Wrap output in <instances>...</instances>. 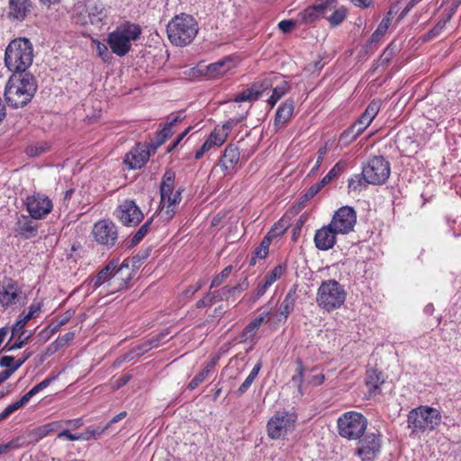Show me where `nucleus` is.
I'll return each mask as SVG.
<instances>
[{"instance_id":"1","label":"nucleus","mask_w":461,"mask_h":461,"mask_svg":"<svg viewBox=\"0 0 461 461\" xmlns=\"http://www.w3.org/2000/svg\"><path fill=\"white\" fill-rule=\"evenodd\" d=\"M37 91L35 77L30 73L13 74L5 86V97L12 107H23L33 97Z\"/></svg>"},{"instance_id":"2","label":"nucleus","mask_w":461,"mask_h":461,"mask_svg":"<svg viewBox=\"0 0 461 461\" xmlns=\"http://www.w3.org/2000/svg\"><path fill=\"white\" fill-rule=\"evenodd\" d=\"M32 61L33 48L29 40L18 38L8 44L5 54V63L13 74L26 73L25 71Z\"/></svg>"},{"instance_id":"3","label":"nucleus","mask_w":461,"mask_h":461,"mask_svg":"<svg viewBox=\"0 0 461 461\" xmlns=\"http://www.w3.org/2000/svg\"><path fill=\"white\" fill-rule=\"evenodd\" d=\"M141 33L142 30L139 24L125 22L108 34L106 41L112 53L123 57L131 51L132 42L137 41Z\"/></svg>"},{"instance_id":"4","label":"nucleus","mask_w":461,"mask_h":461,"mask_svg":"<svg viewBox=\"0 0 461 461\" xmlns=\"http://www.w3.org/2000/svg\"><path fill=\"white\" fill-rule=\"evenodd\" d=\"M129 270L128 264L122 263L118 267V261H110L104 267H103L98 274L90 279L89 285L96 290L101 285L107 283L109 291L114 292L122 290L126 287L128 280H130V274L127 277H123V271Z\"/></svg>"},{"instance_id":"5","label":"nucleus","mask_w":461,"mask_h":461,"mask_svg":"<svg viewBox=\"0 0 461 461\" xmlns=\"http://www.w3.org/2000/svg\"><path fill=\"white\" fill-rule=\"evenodd\" d=\"M167 32L171 43L176 46H185L191 43L196 36L197 23L191 15L181 14L170 20Z\"/></svg>"},{"instance_id":"6","label":"nucleus","mask_w":461,"mask_h":461,"mask_svg":"<svg viewBox=\"0 0 461 461\" xmlns=\"http://www.w3.org/2000/svg\"><path fill=\"white\" fill-rule=\"evenodd\" d=\"M441 422V414L435 408L420 405L412 409L407 415L408 428L412 434L432 431Z\"/></svg>"},{"instance_id":"7","label":"nucleus","mask_w":461,"mask_h":461,"mask_svg":"<svg viewBox=\"0 0 461 461\" xmlns=\"http://www.w3.org/2000/svg\"><path fill=\"white\" fill-rule=\"evenodd\" d=\"M107 9L99 0H88L86 4L77 3L74 6L73 19L79 24L90 23L92 25L101 28L107 17Z\"/></svg>"},{"instance_id":"8","label":"nucleus","mask_w":461,"mask_h":461,"mask_svg":"<svg viewBox=\"0 0 461 461\" xmlns=\"http://www.w3.org/2000/svg\"><path fill=\"white\" fill-rule=\"evenodd\" d=\"M345 299L343 285L332 279L321 283L317 292L316 302L320 307L330 312L339 308Z\"/></svg>"},{"instance_id":"9","label":"nucleus","mask_w":461,"mask_h":461,"mask_svg":"<svg viewBox=\"0 0 461 461\" xmlns=\"http://www.w3.org/2000/svg\"><path fill=\"white\" fill-rule=\"evenodd\" d=\"M242 120L243 118H232L227 121L222 126L214 128L200 149L196 150L194 154L195 159H201L204 154L221 147L226 141L231 129Z\"/></svg>"},{"instance_id":"10","label":"nucleus","mask_w":461,"mask_h":461,"mask_svg":"<svg viewBox=\"0 0 461 461\" xmlns=\"http://www.w3.org/2000/svg\"><path fill=\"white\" fill-rule=\"evenodd\" d=\"M363 176L370 185H383L391 174L390 163L382 156L371 158L363 167Z\"/></svg>"},{"instance_id":"11","label":"nucleus","mask_w":461,"mask_h":461,"mask_svg":"<svg viewBox=\"0 0 461 461\" xmlns=\"http://www.w3.org/2000/svg\"><path fill=\"white\" fill-rule=\"evenodd\" d=\"M295 422L296 416L294 413L277 412L267 421V436L272 439L284 438L294 430Z\"/></svg>"},{"instance_id":"12","label":"nucleus","mask_w":461,"mask_h":461,"mask_svg":"<svg viewBox=\"0 0 461 461\" xmlns=\"http://www.w3.org/2000/svg\"><path fill=\"white\" fill-rule=\"evenodd\" d=\"M27 294L15 281L8 280L0 285V305L5 309L24 305Z\"/></svg>"},{"instance_id":"13","label":"nucleus","mask_w":461,"mask_h":461,"mask_svg":"<svg viewBox=\"0 0 461 461\" xmlns=\"http://www.w3.org/2000/svg\"><path fill=\"white\" fill-rule=\"evenodd\" d=\"M357 439L354 454L362 461H375L381 451L380 434L366 433Z\"/></svg>"},{"instance_id":"14","label":"nucleus","mask_w":461,"mask_h":461,"mask_svg":"<svg viewBox=\"0 0 461 461\" xmlns=\"http://www.w3.org/2000/svg\"><path fill=\"white\" fill-rule=\"evenodd\" d=\"M92 235L99 245L110 249L118 240V228L110 220H100L94 224Z\"/></svg>"},{"instance_id":"15","label":"nucleus","mask_w":461,"mask_h":461,"mask_svg":"<svg viewBox=\"0 0 461 461\" xmlns=\"http://www.w3.org/2000/svg\"><path fill=\"white\" fill-rule=\"evenodd\" d=\"M114 215L125 226H136L144 218L140 207L131 199L123 200L117 206Z\"/></svg>"},{"instance_id":"16","label":"nucleus","mask_w":461,"mask_h":461,"mask_svg":"<svg viewBox=\"0 0 461 461\" xmlns=\"http://www.w3.org/2000/svg\"><path fill=\"white\" fill-rule=\"evenodd\" d=\"M25 204L30 216L35 220L44 219L53 208L52 201L41 194L27 196Z\"/></svg>"},{"instance_id":"17","label":"nucleus","mask_w":461,"mask_h":461,"mask_svg":"<svg viewBox=\"0 0 461 461\" xmlns=\"http://www.w3.org/2000/svg\"><path fill=\"white\" fill-rule=\"evenodd\" d=\"M336 7V0H318L312 6H309L299 13L297 19L300 23H310L320 16H325L328 11H332Z\"/></svg>"},{"instance_id":"18","label":"nucleus","mask_w":461,"mask_h":461,"mask_svg":"<svg viewBox=\"0 0 461 461\" xmlns=\"http://www.w3.org/2000/svg\"><path fill=\"white\" fill-rule=\"evenodd\" d=\"M367 420L360 412L348 411V439H357L364 435Z\"/></svg>"},{"instance_id":"19","label":"nucleus","mask_w":461,"mask_h":461,"mask_svg":"<svg viewBox=\"0 0 461 461\" xmlns=\"http://www.w3.org/2000/svg\"><path fill=\"white\" fill-rule=\"evenodd\" d=\"M150 152L148 146L139 143L129 153L126 154L124 162L131 169L142 167L149 159Z\"/></svg>"},{"instance_id":"20","label":"nucleus","mask_w":461,"mask_h":461,"mask_svg":"<svg viewBox=\"0 0 461 461\" xmlns=\"http://www.w3.org/2000/svg\"><path fill=\"white\" fill-rule=\"evenodd\" d=\"M240 160V153L237 146L229 144L221 156L219 166L225 171L224 175H228L236 169Z\"/></svg>"},{"instance_id":"21","label":"nucleus","mask_w":461,"mask_h":461,"mask_svg":"<svg viewBox=\"0 0 461 461\" xmlns=\"http://www.w3.org/2000/svg\"><path fill=\"white\" fill-rule=\"evenodd\" d=\"M30 0H9L7 17L13 22H23L31 13Z\"/></svg>"},{"instance_id":"22","label":"nucleus","mask_w":461,"mask_h":461,"mask_svg":"<svg viewBox=\"0 0 461 461\" xmlns=\"http://www.w3.org/2000/svg\"><path fill=\"white\" fill-rule=\"evenodd\" d=\"M185 115L184 112L180 111L176 113H171L167 118V122L165 123L162 130L156 136V146L155 149L160 145H162L170 136L173 134V127L177 123L184 121Z\"/></svg>"},{"instance_id":"23","label":"nucleus","mask_w":461,"mask_h":461,"mask_svg":"<svg viewBox=\"0 0 461 461\" xmlns=\"http://www.w3.org/2000/svg\"><path fill=\"white\" fill-rule=\"evenodd\" d=\"M337 235L328 226L316 230L314 235V244L321 250H328L336 243Z\"/></svg>"},{"instance_id":"24","label":"nucleus","mask_w":461,"mask_h":461,"mask_svg":"<svg viewBox=\"0 0 461 461\" xmlns=\"http://www.w3.org/2000/svg\"><path fill=\"white\" fill-rule=\"evenodd\" d=\"M234 68V62L231 58L227 57L221 60L206 66L205 75L210 78H217L225 75Z\"/></svg>"},{"instance_id":"25","label":"nucleus","mask_w":461,"mask_h":461,"mask_svg":"<svg viewBox=\"0 0 461 461\" xmlns=\"http://www.w3.org/2000/svg\"><path fill=\"white\" fill-rule=\"evenodd\" d=\"M294 110V102L293 99H287L277 109L275 118V127L279 129L284 127L292 118Z\"/></svg>"},{"instance_id":"26","label":"nucleus","mask_w":461,"mask_h":461,"mask_svg":"<svg viewBox=\"0 0 461 461\" xmlns=\"http://www.w3.org/2000/svg\"><path fill=\"white\" fill-rule=\"evenodd\" d=\"M384 379L381 373L375 369H369L366 375V385L368 389V397H375L381 393V385Z\"/></svg>"},{"instance_id":"27","label":"nucleus","mask_w":461,"mask_h":461,"mask_svg":"<svg viewBox=\"0 0 461 461\" xmlns=\"http://www.w3.org/2000/svg\"><path fill=\"white\" fill-rule=\"evenodd\" d=\"M296 298V290L290 289L289 292L285 294L277 311L278 321H285L289 314L294 312Z\"/></svg>"},{"instance_id":"28","label":"nucleus","mask_w":461,"mask_h":461,"mask_svg":"<svg viewBox=\"0 0 461 461\" xmlns=\"http://www.w3.org/2000/svg\"><path fill=\"white\" fill-rule=\"evenodd\" d=\"M270 314L269 312H265L260 314L258 317L250 321L243 330L240 335L241 341L243 342H253L257 331L260 328L261 324L264 322L267 316Z\"/></svg>"},{"instance_id":"29","label":"nucleus","mask_w":461,"mask_h":461,"mask_svg":"<svg viewBox=\"0 0 461 461\" xmlns=\"http://www.w3.org/2000/svg\"><path fill=\"white\" fill-rule=\"evenodd\" d=\"M61 427L59 421H53L34 429L27 434L30 443H36L48 436L50 432L58 430Z\"/></svg>"},{"instance_id":"30","label":"nucleus","mask_w":461,"mask_h":461,"mask_svg":"<svg viewBox=\"0 0 461 461\" xmlns=\"http://www.w3.org/2000/svg\"><path fill=\"white\" fill-rule=\"evenodd\" d=\"M271 96L267 99V104L273 108L276 103L290 91L291 86L288 81L278 77L274 84Z\"/></svg>"},{"instance_id":"31","label":"nucleus","mask_w":461,"mask_h":461,"mask_svg":"<svg viewBox=\"0 0 461 461\" xmlns=\"http://www.w3.org/2000/svg\"><path fill=\"white\" fill-rule=\"evenodd\" d=\"M327 226L336 235L346 233V206H341L334 212L330 222Z\"/></svg>"},{"instance_id":"32","label":"nucleus","mask_w":461,"mask_h":461,"mask_svg":"<svg viewBox=\"0 0 461 461\" xmlns=\"http://www.w3.org/2000/svg\"><path fill=\"white\" fill-rule=\"evenodd\" d=\"M277 79L278 76L269 75L261 81L255 82L250 87L254 94V99L258 100L266 90L274 86Z\"/></svg>"},{"instance_id":"33","label":"nucleus","mask_w":461,"mask_h":461,"mask_svg":"<svg viewBox=\"0 0 461 461\" xmlns=\"http://www.w3.org/2000/svg\"><path fill=\"white\" fill-rule=\"evenodd\" d=\"M390 26V18L384 17L378 24L376 30L373 32L371 35L368 43L369 46L372 48L376 47L380 41H382L383 37L385 35L388 28Z\"/></svg>"},{"instance_id":"34","label":"nucleus","mask_w":461,"mask_h":461,"mask_svg":"<svg viewBox=\"0 0 461 461\" xmlns=\"http://www.w3.org/2000/svg\"><path fill=\"white\" fill-rule=\"evenodd\" d=\"M457 5L455 6V8H452L450 11L447 12V14H445L444 17H442L438 23L426 34L425 39L426 40H431L437 36H438L443 30L445 29L446 24L450 21L452 18L455 9Z\"/></svg>"},{"instance_id":"35","label":"nucleus","mask_w":461,"mask_h":461,"mask_svg":"<svg viewBox=\"0 0 461 461\" xmlns=\"http://www.w3.org/2000/svg\"><path fill=\"white\" fill-rule=\"evenodd\" d=\"M215 365L216 361L214 359L208 362L203 366V370L190 381L188 388L190 390H194L196 387H198L199 384H202L207 378V376L209 375V374L211 373L212 369L214 367Z\"/></svg>"},{"instance_id":"36","label":"nucleus","mask_w":461,"mask_h":461,"mask_svg":"<svg viewBox=\"0 0 461 461\" xmlns=\"http://www.w3.org/2000/svg\"><path fill=\"white\" fill-rule=\"evenodd\" d=\"M399 51L400 46L395 41H393L379 57V64L382 66L387 65Z\"/></svg>"},{"instance_id":"37","label":"nucleus","mask_w":461,"mask_h":461,"mask_svg":"<svg viewBox=\"0 0 461 461\" xmlns=\"http://www.w3.org/2000/svg\"><path fill=\"white\" fill-rule=\"evenodd\" d=\"M271 240L272 238L267 234L263 238L259 246L254 251V256L251 258V264H255L257 258L263 259L267 256Z\"/></svg>"},{"instance_id":"38","label":"nucleus","mask_w":461,"mask_h":461,"mask_svg":"<svg viewBox=\"0 0 461 461\" xmlns=\"http://www.w3.org/2000/svg\"><path fill=\"white\" fill-rule=\"evenodd\" d=\"M371 123L369 118H367L365 113H363L357 121H356L349 129H348V136L349 134L353 135V138L358 136L361 132H363L366 127Z\"/></svg>"},{"instance_id":"39","label":"nucleus","mask_w":461,"mask_h":461,"mask_svg":"<svg viewBox=\"0 0 461 461\" xmlns=\"http://www.w3.org/2000/svg\"><path fill=\"white\" fill-rule=\"evenodd\" d=\"M261 366H262L261 362H258L254 366V367L250 371L249 375L247 376L245 381L241 384V385L238 389V393L240 395L245 393L248 391V389L250 387V385L252 384V383L258 376V372L261 369Z\"/></svg>"},{"instance_id":"40","label":"nucleus","mask_w":461,"mask_h":461,"mask_svg":"<svg viewBox=\"0 0 461 461\" xmlns=\"http://www.w3.org/2000/svg\"><path fill=\"white\" fill-rule=\"evenodd\" d=\"M57 375L45 378L43 381L32 387L28 393L23 395V398L28 402L34 395L47 388L53 381L57 379Z\"/></svg>"},{"instance_id":"41","label":"nucleus","mask_w":461,"mask_h":461,"mask_svg":"<svg viewBox=\"0 0 461 461\" xmlns=\"http://www.w3.org/2000/svg\"><path fill=\"white\" fill-rule=\"evenodd\" d=\"M160 202L176 207H177L182 199L181 193L179 191H174V189H170L167 194L164 191H160Z\"/></svg>"},{"instance_id":"42","label":"nucleus","mask_w":461,"mask_h":461,"mask_svg":"<svg viewBox=\"0 0 461 461\" xmlns=\"http://www.w3.org/2000/svg\"><path fill=\"white\" fill-rule=\"evenodd\" d=\"M177 207L160 202L158 216L163 222L170 221L176 212Z\"/></svg>"},{"instance_id":"43","label":"nucleus","mask_w":461,"mask_h":461,"mask_svg":"<svg viewBox=\"0 0 461 461\" xmlns=\"http://www.w3.org/2000/svg\"><path fill=\"white\" fill-rule=\"evenodd\" d=\"M368 185V182L366 181V177L363 176V172L359 175L354 176L352 178H350L348 181V187L351 188L355 191L357 190H362L363 188H366Z\"/></svg>"},{"instance_id":"44","label":"nucleus","mask_w":461,"mask_h":461,"mask_svg":"<svg viewBox=\"0 0 461 461\" xmlns=\"http://www.w3.org/2000/svg\"><path fill=\"white\" fill-rule=\"evenodd\" d=\"M27 403L26 400L23 398V396L17 402L9 404L1 413H0V420H3L9 417L12 413H14L15 411L20 409L21 407L24 406Z\"/></svg>"},{"instance_id":"45","label":"nucleus","mask_w":461,"mask_h":461,"mask_svg":"<svg viewBox=\"0 0 461 461\" xmlns=\"http://www.w3.org/2000/svg\"><path fill=\"white\" fill-rule=\"evenodd\" d=\"M25 445V440L23 437H18L12 439L11 441L0 445V455L6 452L9 449H16L23 447Z\"/></svg>"},{"instance_id":"46","label":"nucleus","mask_w":461,"mask_h":461,"mask_svg":"<svg viewBox=\"0 0 461 461\" xmlns=\"http://www.w3.org/2000/svg\"><path fill=\"white\" fill-rule=\"evenodd\" d=\"M274 283L268 279L267 276H264L263 280L258 283L255 294H254V300H258L261 296H263L267 289L273 285Z\"/></svg>"},{"instance_id":"47","label":"nucleus","mask_w":461,"mask_h":461,"mask_svg":"<svg viewBox=\"0 0 461 461\" xmlns=\"http://www.w3.org/2000/svg\"><path fill=\"white\" fill-rule=\"evenodd\" d=\"M153 218L149 219L140 228L137 230V232L132 237V243H139L149 231L150 226L152 224Z\"/></svg>"},{"instance_id":"48","label":"nucleus","mask_w":461,"mask_h":461,"mask_svg":"<svg viewBox=\"0 0 461 461\" xmlns=\"http://www.w3.org/2000/svg\"><path fill=\"white\" fill-rule=\"evenodd\" d=\"M174 179L175 173L171 170L167 171L163 176L160 191H164L167 194L170 189H174Z\"/></svg>"},{"instance_id":"49","label":"nucleus","mask_w":461,"mask_h":461,"mask_svg":"<svg viewBox=\"0 0 461 461\" xmlns=\"http://www.w3.org/2000/svg\"><path fill=\"white\" fill-rule=\"evenodd\" d=\"M94 42L96 43V51L98 56L103 59L104 62H109L112 59V54L108 50V47L98 41H94Z\"/></svg>"},{"instance_id":"50","label":"nucleus","mask_w":461,"mask_h":461,"mask_svg":"<svg viewBox=\"0 0 461 461\" xmlns=\"http://www.w3.org/2000/svg\"><path fill=\"white\" fill-rule=\"evenodd\" d=\"M287 229V224L286 222H284L283 220L279 221L278 222H276L272 228L271 230L268 231L267 235L270 237V238H276V237H278V236H281L282 234L285 233V231Z\"/></svg>"},{"instance_id":"51","label":"nucleus","mask_w":461,"mask_h":461,"mask_svg":"<svg viewBox=\"0 0 461 461\" xmlns=\"http://www.w3.org/2000/svg\"><path fill=\"white\" fill-rule=\"evenodd\" d=\"M231 270H232V267L231 266H228L226 267L218 276H216L212 283H211V288L212 287H217L219 285H221L223 282L224 279H226L230 274L231 273Z\"/></svg>"},{"instance_id":"52","label":"nucleus","mask_w":461,"mask_h":461,"mask_svg":"<svg viewBox=\"0 0 461 461\" xmlns=\"http://www.w3.org/2000/svg\"><path fill=\"white\" fill-rule=\"evenodd\" d=\"M346 16V12L343 8L334 10L332 14L328 18L331 25L337 26L340 24Z\"/></svg>"},{"instance_id":"53","label":"nucleus","mask_w":461,"mask_h":461,"mask_svg":"<svg viewBox=\"0 0 461 461\" xmlns=\"http://www.w3.org/2000/svg\"><path fill=\"white\" fill-rule=\"evenodd\" d=\"M380 101H372L365 111V115L369 118V121H373L375 115L380 110Z\"/></svg>"},{"instance_id":"54","label":"nucleus","mask_w":461,"mask_h":461,"mask_svg":"<svg viewBox=\"0 0 461 461\" xmlns=\"http://www.w3.org/2000/svg\"><path fill=\"white\" fill-rule=\"evenodd\" d=\"M31 336H32L31 332H29V334H27L26 336H16L17 337L16 341L9 346L6 345L5 348V350L6 351H14L15 349L23 348L24 346V344L28 341V339H30Z\"/></svg>"},{"instance_id":"55","label":"nucleus","mask_w":461,"mask_h":461,"mask_svg":"<svg viewBox=\"0 0 461 461\" xmlns=\"http://www.w3.org/2000/svg\"><path fill=\"white\" fill-rule=\"evenodd\" d=\"M299 21L296 18L295 20H283L279 22L278 28L280 31H282L284 33L290 32L294 27H296L297 24H299Z\"/></svg>"},{"instance_id":"56","label":"nucleus","mask_w":461,"mask_h":461,"mask_svg":"<svg viewBox=\"0 0 461 461\" xmlns=\"http://www.w3.org/2000/svg\"><path fill=\"white\" fill-rule=\"evenodd\" d=\"M25 324L23 321L17 320L16 322L12 327V336L11 339L16 336H26L28 333L27 330H24Z\"/></svg>"},{"instance_id":"57","label":"nucleus","mask_w":461,"mask_h":461,"mask_svg":"<svg viewBox=\"0 0 461 461\" xmlns=\"http://www.w3.org/2000/svg\"><path fill=\"white\" fill-rule=\"evenodd\" d=\"M220 295V293L207 294L203 299L196 303L197 308H202L213 304L216 302V296Z\"/></svg>"},{"instance_id":"58","label":"nucleus","mask_w":461,"mask_h":461,"mask_svg":"<svg viewBox=\"0 0 461 461\" xmlns=\"http://www.w3.org/2000/svg\"><path fill=\"white\" fill-rule=\"evenodd\" d=\"M237 289L238 286H224L222 289L215 291L214 293H220V295L216 296V301L228 299L230 296L234 295L236 294Z\"/></svg>"},{"instance_id":"59","label":"nucleus","mask_w":461,"mask_h":461,"mask_svg":"<svg viewBox=\"0 0 461 461\" xmlns=\"http://www.w3.org/2000/svg\"><path fill=\"white\" fill-rule=\"evenodd\" d=\"M75 338V333L73 331H69L63 336L59 337L54 344L56 345V348H63L68 345L71 340Z\"/></svg>"},{"instance_id":"60","label":"nucleus","mask_w":461,"mask_h":461,"mask_svg":"<svg viewBox=\"0 0 461 461\" xmlns=\"http://www.w3.org/2000/svg\"><path fill=\"white\" fill-rule=\"evenodd\" d=\"M254 99V94L251 91V88H247L239 95H236L234 98V102L236 103H241L246 101H253Z\"/></svg>"},{"instance_id":"61","label":"nucleus","mask_w":461,"mask_h":461,"mask_svg":"<svg viewBox=\"0 0 461 461\" xmlns=\"http://www.w3.org/2000/svg\"><path fill=\"white\" fill-rule=\"evenodd\" d=\"M17 364V358L12 356H3L0 358V366L6 367V369L14 368Z\"/></svg>"},{"instance_id":"62","label":"nucleus","mask_w":461,"mask_h":461,"mask_svg":"<svg viewBox=\"0 0 461 461\" xmlns=\"http://www.w3.org/2000/svg\"><path fill=\"white\" fill-rule=\"evenodd\" d=\"M284 274V268L281 266L275 267L271 271L267 273L265 276L268 277L273 283H275L278 278L282 276Z\"/></svg>"},{"instance_id":"63","label":"nucleus","mask_w":461,"mask_h":461,"mask_svg":"<svg viewBox=\"0 0 461 461\" xmlns=\"http://www.w3.org/2000/svg\"><path fill=\"white\" fill-rule=\"evenodd\" d=\"M345 168V163L343 162H338L327 174L328 176H330L331 180L337 178Z\"/></svg>"},{"instance_id":"64","label":"nucleus","mask_w":461,"mask_h":461,"mask_svg":"<svg viewBox=\"0 0 461 461\" xmlns=\"http://www.w3.org/2000/svg\"><path fill=\"white\" fill-rule=\"evenodd\" d=\"M308 218H309V216L307 213H303L298 218V220L296 221V222L294 223V225L293 227V232H294V236L301 231L302 227L307 221Z\"/></svg>"}]
</instances>
